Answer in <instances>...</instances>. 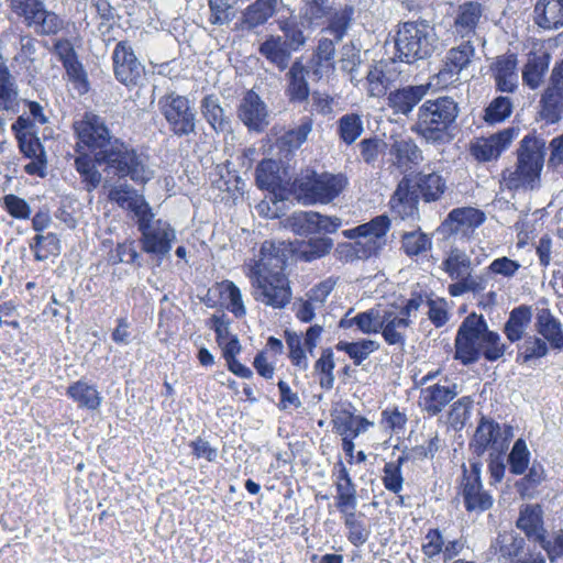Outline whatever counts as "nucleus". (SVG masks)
<instances>
[{"label":"nucleus","instance_id":"f257e3e1","mask_svg":"<svg viewBox=\"0 0 563 563\" xmlns=\"http://www.w3.org/2000/svg\"><path fill=\"white\" fill-rule=\"evenodd\" d=\"M77 145L85 146L95 155L99 167L108 178H128L135 185H145L154 177L150 156L132 144L111 134L104 121L97 114L86 112L74 122Z\"/></svg>","mask_w":563,"mask_h":563},{"label":"nucleus","instance_id":"f03ea898","mask_svg":"<svg viewBox=\"0 0 563 563\" xmlns=\"http://www.w3.org/2000/svg\"><path fill=\"white\" fill-rule=\"evenodd\" d=\"M287 256L285 250L265 241L260 250V260L251 268L253 298L274 309L285 308L291 300L292 291L285 274Z\"/></svg>","mask_w":563,"mask_h":563},{"label":"nucleus","instance_id":"7ed1b4c3","mask_svg":"<svg viewBox=\"0 0 563 563\" xmlns=\"http://www.w3.org/2000/svg\"><path fill=\"white\" fill-rule=\"evenodd\" d=\"M454 360L464 366L475 364L481 357L487 362L501 358L507 345L499 333L489 330L482 314L471 313L460 324L454 339Z\"/></svg>","mask_w":563,"mask_h":563},{"label":"nucleus","instance_id":"20e7f679","mask_svg":"<svg viewBox=\"0 0 563 563\" xmlns=\"http://www.w3.org/2000/svg\"><path fill=\"white\" fill-rule=\"evenodd\" d=\"M459 113V103L452 97L427 99L418 107L410 131L430 144L449 143Z\"/></svg>","mask_w":563,"mask_h":563},{"label":"nucleus","instance_id":"39448f33","mask_svg":"<svg viewBox=\"0 0 563 563\" xmlns=\"http://www.w3.org/2000/svg\"><path fill=\"white\" fill-rule=\"evenodd\" d=\"M544 140L527 134L517 148V162L501 173V185L510 191H533L541 184L544 164Z\"/></svg>","mask_w":563,"mask_h":563},{"label":"nucleus","instance_id":"423d86ee","mask_svg":"<svg viewBox=\"0 0 563 563\" xmlns=\"http://www.w3.org/2000/svg\"><path fill=\"white\" fill-rule=\"evenodd\" d=\"M532 320V309L530 306L520 305L515 307L504 324L503 332L510 343H517L516 362L519 364H530L548 355L549 343L537 334H527Z\"/></svg>","mask_w":563,"mask_h":563},{"label":"nucleus","instance_id":"0eeeda50","mask_svg":"<svg viewBox=\"0 0 563 563\" xmlns=\"http://www.w3.org/2000/svg\"><path fill=\"white\" fill-rule=\"evenodd\" d=\"M437 42L434 29L426 20L404 22L395 36L396 57L406 64L427 59L434 53Z\"/></svg>","mask_w":563,"mask_h":563},{"label":"nucleus","instance_id":"6e6552de","mask_svg":"<svg viewBox=\"0 0 563 563\" xmlns=\"http://www.w3.org/2000/svg\"><path fill=\"white\" fill-rule=\"evenodd\" d=\"M347 185V177L342 173L318 174L314 170L294 183L297 198L305 206L330 203L342 194Z\"/></svg>","mask_w":563,"mask_h":563},{"label":"nucleus","instance_id":"1a4fd4ad","mask_svg":"<svg viewBox=\"0 0 563 563\" xmlns=\"http://www.w3.org/2000/svg\"><path fill=\"white\" fill-rule=\"evenodd\" d=\"M135 224L140 232L137 242L141 250L161 264L173 249L176 241V230L169 222L155 219L152 208L139 218Z\"/></svg>","mask_w":563,"mask_h":563},{"label":"nucleus","instance_id":"9d476101","mask_svg":"<svg viewBox=\"0 0 563 563\" xmlns=\"http://www.w3.org/2000/svg\"><path fill=\"white\" fill-rule=\"evenodd\" d=\"M10 11L40 36L57 35L65 26L64 20L47 10L43 0H7Z\"/></svg>","mask_w":563,"mask_h":563},{"label":"nucleus","instance_id":"9b49d317","mask_svg":"<svg viewBox=\"0 0 563 563\" xmlns=\"http://www.w3.org/2000/svg\"><path fill=\"white\" fill-rule=\"evenodd\" d=\"M389 229V218L386 214H380L366 223L342 231V235L349 240H354L351 243L354 255L358 260H367L377 256L384 249Z\"/></svg>","mask_w":563,"mask_h":563},{"label":"nucleus","instance_id":"f8f14e48","mask_svg":"<svg viewBox=\"0 0 563 563\" xmlns=\"http://www.w3.org/2000/svg\"><path fill=\"white\" fill-rule=\"evenodd\" d=\"M158 110L167 122L168 130L177 137L196 134L197 113L189 99L175 91L162 96Z\"/></svg>","mask_w":563,"mask_h":563},{"label":"nucleus","instance_id":"ddd939ff","mask_svg":"<svg viewBox=\"0 0 563 563\" xmlns=\"http://www.w3.org/2000/svg\"><path fill=\"white\" fill-rule=\"evenodd\" d=\"M511 437V427L505 426L501 430L498 422L482 417L468 444L470 450L475 455L473 460H479L487 450L494 453L506 451Z\"/></svg>","mask_w":563,"mask_h":563},{"label":"nucleus","instance_id":"4468645a","mask_svg":"<svg viewBox=\"0 0 563 563\" xmlns=\"http://www.w3.org/2000/svg\"><path fill=\"white\" fill-rule=\"evenodd\" d=\"M483 463L481 460H470V470L462 466V490L463 503L466 511L482 514L493 507V496L484 489L481 474Z\"/></svg>","mask_w":563,"mask_h":563},{"label":"nucleus","instance_id":"2eb2a0df","mask_svg":"<svg viewBox=\"0 0 563 563\" xmlns=\"http://www.w3.org/2000/svg\"><path fill=\"white\" fill-rule=\"evenodd\" d=\"M114 78L128 88L140 86L145 76V66L134 53L129 41L115 44L111 55Z\"/></svg>","mask_w":563,"mask_h":563},{"label":"nucleus","instance_id":"dca6fc26","mask_svg":"<svg viewBox=\"0 0 563 563\" xmlns=\"http://www.w3.org/2000/svg\"><path fill=\"white\" fill-rule=\"evenodd\" d=\"M122 180L123 178L110 177L104 175L103 187L108 188V199L117 203L120 208L131 211L135 221L147 212L152 207L143 195L126 183H112V180Z\"/></svg>","mask_w":563,"mask_h":563},{"label":"nucleus","instance_id":"f3484780","mask_svg":"<svg viewBox=\"0 0 563 563\" xmlns=\"http://www.w3.org/2000/svg\"><path fill=\"white\" fill-rule=\"evenodd\" d=\"M475 56V47L470 40L450 48L440 70L437 74L438 84L448 86L460 79L461 73L466 69Z\"/></svg>","mask_w":563,"mask_h":563},{"label":"nucleus","instance_id":"a211bd4d","mask_svg":"<svg viewBox=\"0 0 563 563\" xmlns=\"http://www.w3.org/2000/svg\"><path fill=\"white\" fill-rule=\"evenodd\" d=\"M518 129L507 128L488 137L477 139L471 144L470 152L478 162H490L497 159L501 153L511 144Z\"/></svg>","mask_w":563,"mask_h":563},{"label":"nucleus","instance_id":"6ab92c4d","mask_svg":"<svg viewBox=\"0 0 563 563\" xmlns=\"http://www.w3.org/2000/svg\"><path fill=\"white\" fill-rule=\"evenodd\" d=\"M485 221V213L472 207L451 210L438 231L445 236L453 234L467 235Z\"/></svg>","mask_w":563,"mask_h":563},{"label":"nucleus","instance_id":"aec40b11","mask_svg":"<svg viewBox=\"0 0 563 563\" xmlns=\"http://www.w3.org/2000/svg\"><path fill=\"white\" fill-rule=\"evenodd\" d=\"M238 118L250 131L262 132L269 124L267 107L253 90L246 91L241 99Z\"/></svg>","mask_w":563,"mask_h":563},{"label":"nucleus","instance_id":"412c9836","mask_svg":"<svg viewBox=\"0 0 563 563\" xmlns=\"http://www.w3.org/2000/svg\"><path fill=\"white\" fill-rule=\"evenodd\" d=\"M400 74L398 60L395 58L375 63L366 75L368 95L377 98L385 96L390 86L397 81Z\"/></svg>","mask_w":563,"mask_h":563},{"label":"nucleus","instance_id":"4be33fe9","mask_svg":"<svg viewBox=\"0 0 563 563\" xmlns=\"http://www.w3.org/2000/svg\"><path fill=\"white\" fill-rule=\"evenodd\" d=\"M309 69L303 65L302 58H296L285 74V95L292 104H301L310 97V87L307 80Z\"/></svg>","mask_w":563,"mask_h":563},{"label":"nucleus","instance_id":"5701e85b","mask_svg":"<svg viewBox=\"0 0 563 563\" xmlns=\"http://www.w3.org/2000/svg\"><path fill=\"white\" fill-rule=\"evenodd\" d=\"M518 58L514 53L497 56L490 65L496 89L500 92L514 93L518 88Z\"/></svg>","mask_w":563,"mask_h":563},{"label":"nucleus","instance_id":"b1692460","mask_svg":"<svg viewBox=\"0 0 563 563\" xmlns=\"http://www.w3.org/2000/svg\"><path fill=\"white\" fill-rule=\"evenodd\" d=\"M563 69H552L550 86L541 97L542 115L550 123H556L563 114Z\"/></svg>","mask_w":563,"mask_h":563},{"label":"nucleus","instance_id":"393cba45","mask_svg":"<svg viewBox=\"0 0 563 563\" xmlns=\"http://www.w3.org/2000/svg\"><path fill=\"white\" fill-rule=\"evenodd\" d=\"M429 91V85H409L390 91L387 104L395 114L408 117Z\"/></svg>","mask_w":563,"mask_h":563},{"label":"nucleus","instance_id":"a878e982","mask_svg":"<svg viewBox=\"0 0 563 563\" xmlns=\"http://www.w3.org/2000/svg\"><path fill=\"white\" fill-rule=\"evenodd\" d=\"M516 527L521 530L529 540L540 543L541 537L547 534L543 520V510L539 504L522 505Z\"/></svg>","mask_w":563,"mask_h":563},{"label":"nucleus","instance_id":"bb28decb","mask_svg":"<svg viewBox=\"0 0 563 563\" xmlns=\"http://www.w3.org/2000/svg\"><path fill=\"white\" fill-rule=\"evenodd\" d=\"M393 165L400 170H409L419 165L422 159V151L410 137L395 139L389 147Z\"/></svg>","mask_w":563,"mask_h":563},{"label":"nucleus","instance_id":"cd10ccee","mask_svg":"<svg viewBox=\"0 0 563 563\" xmlns=\"http://www.w3.org/2000/svg\"><path fill=\"white\" fill-rule=\"evenodd\" d=\"M418 191L404 178L390 198L393 213L402 220L415 219L418 216Z\"/></svg>","mask_w":563,"mask_h":563},{"label":"nucleus","instance_id":"c85d7f7f","mask_svg":"<svg viewBox=\"0 0 563 563\" xmlns=\"http://www.w3.org/2000/svg\"><path fill=\"white\" fill-rule=\"evenodd\" d=\"M283 0H255L242 12V30L253 31L268 22L278 11Z\"/></svg>","mask_w":563,"mask_h":563},{"label":"nucleus","instance_id":"c756f323","mask_svg":"<svg viewBox=\"0 0 563 563\" xmlns=\"http://www.w3.org/2000/svg\"><path fill=\"white\" fill-rule=\"evenodd\" d=\"M536 332L544 339L552 350H563V329L561 321L549 308L538 309L534 321Z\"/></svg>","mask_w":563,"mask_h":563},{"label":"nucleus","instance_id":"7c9ffc66","mask_svg":"<svg viewBox=\"0 0 563 563\" xmlns=\"http://www.w3.org/2000/svg\"><path fill=\"white\" fill-rule=\"evenodd\" d=\"M411 324V320L399 317L395 311L386 310L379 321V332L388 345L404 347L406 344L405 330Z\"/></svg>","mask_w":563,"mask_h":563},{"label":"nucleus","instance_id":"2f4dec72","mask_svg":"<svg viewBox=\"0 0 563 563\" xmlns=\"http://www.w3.org/2000/svg\"><path fill=\"white\" fill-rule=\"evenodd\" d=\"M258 53L279 71H285L291 65L292 52L285 45V41H282L280 35L266 36L258 46Z\"/></svg>","mask_w":563,"mask_h":563},{"label":"nucleus","instance_id":"473e14b6","mask_svg":"<svg viewBox=\"0 0 563 563\" xmlns=\"http://www.w3.org/2000/svg\"><path fill=\"white\" fill-rule=\"evenodd\" d=\"M456 395L455 384L452 386L434 384L421 389V406L430 416H437Z\"/></svg>","mask_w":563,"mask_h":563},{"label":"nucleus","instance_id":"72a5a7b5","mask_svg":"<svg viewBox=\"0 0 563 563\" xmlns=\"http://www.w3.org/2000/svg\"><path fill=\"white\" fill-rule=\"evenodd\" d=\"M482 14L483 5L479 2L466 1L462 3L454 18L455 34L462 38L473 36Z\"/></svg>","mask_w":563,"mask_h":563},{"label":"nucleus","instance_id":"f704fd0d","mask_svg":"<svg viewBox=\"0 0 563 563\" xmlns=\"http://www.w3.org/2000/svg\"><path fill=\"white\" fill-rule=\"evenodd\" d=\"M490 549L510 563L523 558L529 550L525 538L516 532L499 533L492 542Z\"/></svg>","mask_w":563,"mask_h":563},{"label":"nucleus","instance_id":"c9c22d12","mask_svg":"<svg viewBox=\"0 0 563 563\" xmlns=\"http://www.w3.org/2000/svg\"><path fill=\"white\" fill-rule=\"evenodd\" d=\"M66 395L78 408L90 411L98 410L103 399L97 386L84 379L71 383L66 389Z\"/></svg>","mask_w":563,"mask_h":563},{"label":"nucleus","instance_id":"e433bc0d","mask_svg":"<svg viewBox=\"0 0 563 563\" xmlns=\"http://www.w3.org/2000/svg\"><path fill=\"white\" fill-rule=\"evenodd\" d=\"M200 110L205 120L217 133H229L232 131L231 118L225 114L217 96L208 95L203 97L200 101Z\"/></svg>","mask_w":563,"mask_h":563},{"label":"nucleus","instance_id":"4c0bfd02","mask_svg":"<svg viewBox=\"0 0 563 563\" xmlns=\"http://www.w3.org/2000/svg\"><path fill=\"white\" fill-rule=\"evenodd\" d=\"M536 23L544 30L563 26V0H538L534 5Z\"/></svg>","mask_w":563,"mask_h":563},{"label":"nucleus","instance_id":"58836bf2","mask_svg":"<svg viewBox=\"0 0 563 563\" xmlns=\"http://www.w3.org/2000/svg\"><path fill=\"white\" fill-rule=\"evenodd\" d=\"M99 163L96 161L95 155L88 153H80L75 158V168L80 176V180L84 185L85 190L92 192L101 184L104 174L97 167Z\"/></svg>","mask_w":563,"mask_h":563},{"label":"nucleus","instance_id":"ea45409f","mask_svg":"<svg viewBox=\"0 0 563 563\" xmlns=\"http://www.w3.org/2000/svg\"><path fill=\"white\" fill-rule=\"evenodd\" d=\"M19 88L4 62L0 63V111L16 112Z\"/></svg>","mask_w":563,"mask_h":563},{"label":"nucleus","instance_id":"a19ab883","mask_svg":"<svg viewBox=\"0 0 563 563\" xmlns=\"http://www.w3.org/2000/svg\"><path fill=\"white\" fill-rule=\"evenodd\" d=\"M551 56L549 53L529 56L522 70V80L531 89H537L549 69Z\"/></svg>","mask_w":563,"mask_h":563},{"label":"nucleus","instance_id":"79ce46f5","mask_svg":"<svg viewBox=\"0 0 563 563\" xmlns=\"http://www.w3.org/2000/svg\"><path fill=\"white\" fill-rule=\"evenodd\" d=\"M417 188L426 202L439 200L446 189L444 178L437 173H419Z\"/></svg>","mask_w":563,"mask_h":563},{"label":"nucleus","instance_id":"37998d69","mask_svg":"<svg viewBox=\"0 0 563 563\" xmlns=\"http://www.w3.org/2000/svg\"><path fill=\"white\" fill-rule=\"evenodd\" d=\"M338 351H342L353 360L354 365H361L373 352L379 349V343L374 340L363 339L356 342L339 341L335 345Z\"/></svg>","mask_w":563,"mask_h":563},{"label":"nucleus","instance_id":"c03bdc74","mask_svg":"<svg viewBox=\"0 0 563 563\" xmlns=\"http://www.w3.org/2000/svg\"><path fill=\"white\" fill-rule=\"evenodd\" d=\"M442 265L451 279H463L471 274L472 269L470 256L459 249H452Z\"/></svg>","mask_w":563,"mask_h":563},{"label":"nucleus","instance_id":"a18cd8bd","mask_svg":"<svg viewBox=\"0 0 563 563\" xmlns=\"http://www.w3.org/2000/svg\"><path fill=\"white\" fill-rule=\"evenodd\" d=\"M30 249L34 251V258L38 262L45 261L49 255L56 256L60 253V241L55 233L46 235L36 234L30 243Z\"/></svg>","mask_w":563,"mask_h":563},{"label":"nucleus","instance_id":"49530a36","mask_svg":"<svg viewBox=\"0 0 563 563\" xmlns=\"http://www.w3.org/2000/svg\"><path fill=\"white\" fill-rule=\"evenodd\" d=\"M363 120L357 113H347L338 120V134L346 145L353 144L363 133Z\"/></svg>","mask_w":563,"mask_h":563},{"label":"nucleus","instance_id":"de8ad7c7","mask_svg":"<svg viewBox=\"0 0 563 563\" xmlns=\"http://www.w3.org/2000/svg\"><path fill=\"white\" fill-rule=\"evenodd\" d=\"M344 519V526L349 530L346 538L354 547H362L365 544L371 536V529L360 520L355 514V510H350L342 514Z\"/></svg>","mask_w":563,"mask_h":563},{"label":"nucleus","instance_id":"09e8293b","mask_svg":"<svg viewBox=\"0 0 563 563\" xmlns=\"http://www.w3.org/2000/svg\"><path fill=\"white\" fill-rule=\"evenodd\" d=\"M318 219L317 211H296L288 218V222L296 234L309 236L318 234Z\"/></svg>","mask_w":563,"mask_h":563},{"label":"nucleus","instance_id":"8fccbe9b","mask_svg":"<svg viewBox=\"0 0 563 563\" xmlns=\"http://www.w3.org/2000/svg\"><path fill=\"white\" fill-rule=\"evenodd\" d=\"M314 372L320 375L319 384L320 387L330 390L334 386V354L332 349L327 347L321 352L320 357L314 363Z\"/></svg>","mask_w":563,"mask_h":563},{"label":"nucleus","instance_id":"3c124183","mask_svg":"<svg viewBox=\"0 0 563 563\" xmlns=\"http://www.w3.org/2000/svg\"><path fill=\"white\" fill-rule=\"evenodd\" d=\"M514 104L509 97L498 96L494 98L484 110V120L487 124L504 122L512 113Z\"/></svg>","mask_w":563,"mask_h":563},{"label":"nucleus","instance_id":"603ef678","mask_svg":"<svg viewBox=\"0 0 563 563\" xmlns=\"http://www.w3.org/2000/svg\"><path fill=\"white\" fill-rule=\"evenodd\" d=\"M333 247V240L328 236L310 238L300 246L299 254L306 262L321 258L330 253Z\"/></svg>","mask_w":563,"mask_h":563},{"label":"nucleus","instance_id":"864d4df0","mask_svg":"<svg viewBox=\"0 0 563 563\" xmlns=\"http://www.w3.org/2000/svg\"><path fill=\"white\" fill-rule=\"evenodd\" d=\"M431 246V239L421 230L405 232L401 236V249L410 257L422 254Z\"/></svg>","mask_w":563,"mask_h":563},{"label":"nucleus","instance_id":"5fc2aeb1","mask_svg":"<svg viewBox=\"0 0 563 563\" xmlns=\"http://www.w3.org/2000/svg\"><path fill=\"white\" fill-rule=\"evenodd\" d=\"M341 69L350 75V80L355 85L361 81L358 67L362 64L361 51L352 42L344 44L341 49Z\"/></svg>","mask_w":563,"mask_h":563},{"label":"nucleus","instance_id":"6e6d98bb","mask_svg":"<svg viewBox=\"0 0 563 563\" xmlns=\"http://www.w3.org/2000/svg\"><path fill=\"white\" fill-rule=\"evenodd\" d=\"M236 2L238 0H209V22L214 25L230 23L235 16Z\"/></svg>","mask_w":563,"mask_h":563},{"label":"nucleus","instance_id":"4d7b16f0","mask_svg":"<svg viewBox=\"0 0 563 563\" xmlns=\"http://www.w3.org/2000/svg\"><path fill=\"white\" fill-rule=\"evenodd\" d=\"M285 339L289 350L288 357L291 364L301 371L308 369L309 361L307 350L302 346L301 336L296 332L285 331Z\"/></svg>","mask_w":563,"mask_h":563},{"label":"nucleus","instance_id":"13d9d810","mask_svg":"<svg viewBox=\"0 0 563 563\" xmlns=\"http://www.w3.org/2000/svg\"><path fill=\"white\" fill-rule=\"evenodd\" d=\"M530 452L523 439H517L508 455L509 471L514 475L523 474L529 465Z\"/></svg>","mask_w":563,"mask_h":563},{"label":"nucleus","instance_id":"bf43d9fd","mask_svg":"<svg viewBox=\"0 0 563 563\" xmlns=\"http://www.w3.org/2000/svg\"><path fill=\"white\" fill-rule=\"evenodd\" d=\"M335 507L340 514L355 510L357 507L356 485L350 483H335Z\"/></svg>","mask_w":563,"mask_h":563},{"label":"nucleus","instance_id":"052dcab7","mask_svg":"<svg viewBox=\"0 0 563 563\" xmlns=\"http://www.w3.org/2000/svg\"><path fill=\"white\" fill-rule=\"evenodd\" d=\"M279 30L283 32L282 41H285V45L292 53L299 51L307 42L303 31L296 22L280 21Z\"/></svg>","mask_w":563,"mask_h":563},{"label":"nucleus","instance_id":"680f3d73","mask_svg":"<svg viewBox=\"0 0 563 563\" xmlns=\"http://www.w3.org/2000/svg\"><path fill=\"white\" fill-rule=\"evenodd\" d=\"M68 80L73 84L74 89L80 95H86L89 89V80L88 75L79 59H75L70 63H67L63 66Z\"/></svg>","mask_w":563,"mask_h":563},{"label":"nucleus","instance_id":"e2e57ef3","mask_svg":"<svg viewBox=\"0 0 563 563\" xmlns=\"http://www.w3.org/2000/svg\"><path fill=\"white\" fill-rule=\"evenodd\" d=\"M353 14L354 8L352 5H345L331 15L329 31L336 41H341L345 35L353 19Z\"/></svg>","mask_w":563,"mask_h":563},{"label":"nucleus","instance_id":"0e129e2a","mask_svg":"<svg viewBox=\"0 0 563 563\" xmlns=\"http://www.w3.org/2000/svg\"><path fill=\"white\" fill-rule=\"evenodd\" d=\"M351 404L343 406L340 410L332 412L333 430L340 435H351L353 433L356 416Z\"/></svg>","mask_w":563,"mask_h":563},{"label":"nucleus","instance_id":"69168bd1","mask_svg":"<svg viewBox=\"0 0 563 563\" xmlns=\"http://www.w3.org/2000/svg\"><path fill=\"white\" fill-rule=\"evenodd\" d=\"M255 181L260 189L275 190L279 176L272 161L261 162L255 169Z\"/></svg>","mask_w":563,"mask_h":563},{"label":"nucleus","instance_id":"338daca9","mask_svg":"<svg viewBox=\"0 0 563 563\" xmlns=\"http://www.w3.org/2000/svg\"><path fill=\"white\" fill-rule=\"evenodd\" d=\"M335 54V46L332 40L330 38H321L318 42L316 54L313 55L312 63L317 67L313 69V75L318 78L321 77L319 73V67H332V60Z\"/></svg>","mask_w":563,"mask_h":563},{"label":"nucleus","instance_id":"774afa93","mask_svg":"<svg viewBox=\"0 0 563 563\" xmlns=\"http://www.w3.org/2000/svg\"><path fill=\"white\" fill-rule=\"evenodd\" d=\"M114 253L117 257L114 263L130 264L137 268L143 266V256L136 250L135 240H125L122 243H118Z\"/></svg>","mask_w":563,"mask_h":563}]
</instances>
